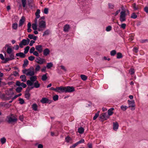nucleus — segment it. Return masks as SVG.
<instances>
[{
	"label": "nucleus",
	"mask_w": 148,
	"mask_h": 148,
	"mask_svg": "<svg viewBox=\"0 0 148 148\" xmlns=\"http://www.w3.org/2000/svg\"><path fill=\"white\" fill-rule=\"evenodd\" d=\"M61 93H71L75 91L74 87L73 86H61Z\"/></svg>",
	"instance_id": "f257e3e1"
},
{
	"label": "nucleus",
	"mask_w": 148,
	"mask_h": 148,
	"mask_svg": "<svg viewBox=\"0 0 148 148\" xmlns=\"http://www.w3.org/2000/svg\"><path fill=\"white\" fill-rule=\"evenodd\" d=\"M99 118L101 119V121L103 122L104 121L107 120L109 118V116L105 113L101 114L99 115Z\"/></svg>",
	"instance_id": "f03ea898"
},
{
	"label": "nucleus",
	"mask_w": 148,
	"mask_h": 148,
	"mask_svg": "<svg viewBox=\"0 0 148 148\" xmlns=\"http://www.w3.org/2000/svg\"><path fill=\"white\" fill-rule=\"evenodd\" d=\"M7 118L8 120V122L9 123H16L17 120V119L14 116L12 117L9 116H8Z\"/></svg>",
	"instance_id": "7ed1b4c3"
},
{
	"label": "nucleus",
	"mask_w": 148,
	"mask_h": 148,
	"mask_svg": "<svg viewBox=\"0 0 148 148\" xmlns=\"http://www.w3.org/2000/svg\"><path fill=\"white\" fill-rule=\"evenodd\" d=\"M52 101V100H49L46 97H43L40 100V102L42 103L50 104Z\"/></svg>",
	"instance_id": "20e7f679"
},
{
	"label": "nucleus",
	"mask_w": 148,
	"mask_h": 148,
	"mask_svg": "<svg viewBox=\"0 0 148 148\" xmlns=\"http://www.w3.org/2000/svg\"><path fill=\"white\" fill-rule=\"evenodd\" d=\"M38 27L39 28H43L45 29L46 27V22L44 21H39Z\"/></svg>",
	"instance_id": "39448f33"
},
{
	"label": "nucleus",
	"mask_w": 148,
	"mask_h": 148,
	"mask_svg": "<svg viewBox=\"0 0 148 148\" xmlns=\"http://www.w3.org/2000/svg\"><path fill=\"white\" fill-rule=\"evenodd\" d=\"M6 47H7V52L8 54H10L13 51L12 49L10 47L8 44H6L5 45V47L3 48V50H5L6 49Z\"/></svg>",
	"instance_id": "423d86ee"
},
{
	"label": "nucleus",
	"mask_w": 148,
	"mask_h": 148,
	"mask_svg": "<svg viewBox=\"0 0 148 148\" xmlns=\"http://www.w3.org/2000/svg\"><path fill=\"white\" fill-rule=\"evenodd\" d=\"M128 104L129 105V107H132V108H134L132 109V108L131 110H135V102L134 100H132L131 101H130L129 100H128Z\"/></svg>",
	"instance_id": "0eeeda50"
},
{
	"label": "nucleus",
	"mask_w": 148,
	"mask_h": 148,
	"mask_svg": "<svg viewBox=\"0 0 148 148\" xmlns=\"http://www.w3.org/2000/svg\"><path fill=\"white\" fill-rule=\"evenodd\" d=\"M45 59L43 58H41L40 57H38L36 58V62L40 64H43L44 62Z\"/></svg>",
	"instance_id": "6e6552de"
},
{
	"label": "nucleus",
	"mask_w": 148,
	"mask_h": 148,
	"mask_svg": "<svg viewBox=\"0 0 148 148\" xmlns=\"http://www.w3.org/2000/svg\"><path fill=\"white\" fill-rule=\"evenodd\" d=\"M61 86L60 87H57L56 88H54L53 87H51L50 89L51 90H54L56 92L59 93H61Z\"/></svg>",
	"instance_id": "1a4fd4ad"
},
{
	"label": "nucleus",
	"mask_w": 148,
	"mask_h": 148,
	"mask_svg": "<svg viewBox=\"0 0 148 148\" xmlns=\"http://www.w3.org/2000/svg\"><path fill=\"white\" fill-rule=\"evenodd\" d=\"M30 41V40L27 38L26 40L25 39H23L21 41V42L23 44V45L25 46L28 45Z\"/></svg>",
	"instance_id": "9d476101"
},
{
	"label": "nucleus",
	"mask_w": 148,
	"mask_h": 148,
	"mask_svg": "<svg viewBox=\"0 0 148 148\" xmlns=\"http://www.w3.org/2000/svg\"><path fill=\"white\" fill-rule=\"evenodd\" d=\"M25 21V18L24 16H22L19 21V27L22 26Z\"/></svg>",
	"instance_id": "9b49d317"
},
{
	"label": "nucleus",
	"mask_w": 148,
	"mask_h": 148,
	"mask_svg": "<svg viewBox=\"0 0 148 148\" xmlns=\"http://www.w3.org/2000/svg\"><path fill=\"white\" fill-rule=\"evenodd\" d=\"M113 129L114 131H116L118 129L119 125L118 123L117 122H114L113 123Z\"/></svg>",
	"instance_id": "f8f14e48"
},
{
	"label": "nucleus",
	"mask_w": 148,
	"mask_h": 148,
	"mask_svg": "<svg viewBox=\"0 0 148 148\" xmlns=\"http://www.w3.org/2000/svg\"><path fill=\"white\" fill-rule=\"evenodd\" d=\"M36 49L40 53H41L42 51V49L41 45H38L35 47Z\"/></svg>",
	"instance_id": "ddd939ff"
},
{
	"label": "nucleus",
	"mask_w": 148,
	"mask_h": 148,
	"mask_svg": "<svg viewBox=\"0 0 148 148\" xmlns=\"http://www.w3.org/2000/svg\"><path fill=\"white\" fill-rule=\"evenodd\" d=\"M16 56H19L22 58H24L26 56L25 54L21 52L16 53Z\"/></svg>",
	"instance_id": "4468645a"
},
{
	"label": "nucleus",
	"mask_w": 148,
	"mask_h": 148,
	"mask_svg": "<svg viewBox=\"0 0 148 148\" xmlns=\"http://www.w3.org/2000/svg\"><path fill=\"white\" fill-rule=\"evenodd\" d=\"M114 110V108H111L109 110H108V115L109 116H109L112 115L113 113V112L112 111L113 110Z\"/></svg>",
	"instance_id": "2eb2a0df"
},
{
	"label": "nucleus",
	"mask_w": 148,
	"mask_h": 148,
	"mask_svg": "<svg viewBox=\"0 0 148 148\" xmlns=\"http://www.w3.org/2000/svg\"><path fill=\"white\" fill-rule=\"evenodd\" d=\"M50 51L48 48L45 49L43 51V55L47 56L49 54Z\"/></svg>",
	"instance_id": "dca6fc26"
},
{
	"label": "nucleus",
	"mask_w": 148,
	"mask_h": 148,
	"mask_svg": "<svg viewBox=\"0 0 148 148\" xmlns=\"http://www.w3.org/2000/svg\"><path fill=\"white\" fill-rule=\"evenodd\" d=\"M29 62L27 59H25L24 60V63L23 65L22 68L25 69V67L27 66Z\"/></svg>",
	"instance_id": "f3484780"
},
{
	"label": "nucleus",
	"mask_w": 148,
	"mask_h": 148,
	"mask_svg": "<svg viewBox=\"0 0 148 148\" xmlns=\"http://www.w3.org/2000/svg\"><path fill=\"white\" fill-rule=\"evenodd\" d=\"M70 28L69 25L68 24L65 25L64 27L63 30L65 32H68Z\"/></svg>",
	"instance_id": "a211bd4d"
},
{
	"label": "nucleus",
	"mask_w": 148,
	"mask_h": 148,
	"mask_svg": "<svg viewBox=\"0 0 148 148\" xmlns=\"http://www.w3.org/2000/svg\"><path fill=\"white\" fill-rule=\"evenodd\" d=\"M20 78L21 79V81L25 82L27 80L26 77L25 75H23L20 76Z\"/></svg>",
	"instance_id": "6ab92c4d"
},
{
	"label": "nucleus",
	"mask_w": 148,
	"mask_h": 148,
	"mask_svg": "<svg viewBox=\"0 0 148 148\" xmlns=\"http://www.w3.org/2000/svg\"><path fill=\"white\" fill-rule=\"evenodd\" d=\"M35 74V72L34 71H28L27 74H26V75L29 76H32L33 75H34Z\"/></svg>",
	"instance_id": "aec40b11"
},
{
	"label": "nucleus",
	"mask_w": 148,
	"mask_h": 148,
	"mask_svg": "<svg viewBox=\"0 0 148 148\" xmlns=\"http://www.w3.org/2000/svg\"><path fill=\"white\" fill-rule=\"evenodd\" d=\"M40 10L39 9H37L36 12L35 13V15L37 17V18H39L40 16Z\"/></svg>",
	"instance_id": "412c9836"
},
{
	"label": "nucleus",
	"mask_w": 148,
	"mask_h": 148,
	"mask_svg": "<svg viewBox=\"0 0 148 148\" xmlns=\"http://www.w3.org/2000/svg\"><path fill=\"white\" fill-rule=\"evenodd\" d=\"M40 84L39 83L38 81H36V82L34 83V88H38L40 87Z\"/></svg>",
	"instance_id": "4be33fe9"
},
{
	"label": "nucleus",
	"mask_w": 148,
	"mask_h": 148,
	"mask_svg": "<svg viewBox=\"0 0 148 148\" xmlns=\"http://www.w3.org/2000/svg\"><path fill=\"white\" fill-rule=\"evenodd\" d=\"M38 106L37 104L36 103L33 104L32 105V108L33 109L36 111L37 110Z\"/></svg>",
	"instance_id": "5701e85b"
},
{
	"label": "nucleus",
	"mask_w": 148,
	"mask_h": 148,
	"mask_svg": "<svg viewBox=\"0 0 148 148\" xmlns=\"http://www.w3.org/2000/svg\"><path fill=\"white\" fill-rule=\"evenodd\" d=\"M47 73H46L45 74L43 75L42 76L41 79L43 81H45L46 80V79L47 78Z\"/></svg>",
	"instance_id": "b1692460"
},
{
	"label": "nucleus",
	"mask_w": 148,
	"mask_h": 148,
	"mask_svg": "<svg viewBox=\"0 0 148 148\" xmlns=\"http://www.w3.org/2000/svg\"><path fill=\"white\" fill-rule=\"evenodd\" d=\"M78 131L79 133L82 134L84 132V129L83 127H81L78 128Z\"/></svg>",
	"instance_id": "393cba45"
},
{
	"label": "nucleus",
	"mask_w": 148,
	"mask_h": 148,
	"mask_svg": "<svg viewBox=\"0 0 148 148\" xmlns=\"http://www.w3.org/2000/svg\"><path fill=\"white\" fill-rule=\"evenodd\" d=\"M37 77L36 76H31L30 78V80L32 81L33 82L34 81H35L37 79Z\"/></svg>",
	"instance_id": "a878e982"
},
{
	"label": "nucleus",
	"mask_w": 148,
	"mask_h": 148,
	"mask_svg": "<svg viewBox=\"0 0 148 148\" xmlns=\"http://www.w3.org/2000/svg\"><path fill=\"white\" fill-rule=\"evenodd\" d=\"M25 98L27 100L30 99L31 94L29 93H25Z\"/></svg>",
	"instance_id": "bb28decb"
},
{
	"label": "nucleus",
	"mask_w": 148,
	"mask_h": 148,
	"mask_svg": "<svg viewBox=\"0 0 148 148\" xmlns=\"http://www.w3.org/2000/svg\"><path fill=\"white\" fill-rule=\"evenodd\" d=\"M53 66V63L51 62H49L47 63L46 67L48 69H50Z\"/></svg>",
	"instance_id": "cd10ccee"
},
{
	"label": "nucleus",
	"mask_w": 148,
	"mask_h": 148,
	"mask_svg": "<svg viewBox=\"0 0 148 148\" xmlns=\"http://www.w3.org/2000/svg\"><path fill=\"white\" fill-rule=\"evenodd\" d=\"M22 90V87L20 86H19L18 87H17L16 89V92L18 93L20 92Z\"/></svg>",
	"instance_id": "c85d7f7f"
},
{
	"label": "nucleus",
	"mask_w": 148,
	"mask_h": 148,
	"mask_svg": "<svg viewBox=\"0 0 148 148\" xmlns=\"http://www.w3.org/2000/svg\"><path fill=\"white\" fill-rule=\"evenodd\" d=\"M18 24L17 23H14L12 25V27L13 29L16 30L17 29Z\"/></svg>",
	"instance_id": "c756f323"
},
{
	"label": "nucleus",
	"mask_w": 148,
	"mask_h": 148,
	"mask_svg": "<svg viewBox=\"0 0 148 148\" xmlns=\"http://www.w3.org/2000/svg\"><path fill=\"white\" fill-rule=\"evenodd\" d=\"M123 57L122 54L120 52H118L117 53L116 58L117 59H120Z\"/></svg>",
	"instance_id": "7c9ffc66"
},
{
	"label": "nucleus",
	"mask_w": 148,
	"mask_h": 148,
	"mask_svg": "<svg viewBox=\"0 0 148 148\" xmlns=\"http://www.w3.org/2000/svg\"><path fill=\"white\" fill-rule=\"evenodd\" d=\"M126 11H122L120 12V16H126Z\"/></svg>",
	"instance_id": "2f4dec72"
},
{
	"label": "nucleus",
	"mask_w": 148,
	"mask_h": 148,
	"mask_svg": "<svg viewBox=\"0 0 148 148\" xmlns=\"http://www.w3.org/2000/svg\"><path fill=\"white\" fill-rule=\"evenodd\" d=\"M49 33L50 30L48 29H47L44 32L42 36H44L46 35H48L49 34Z\"/></svg>",
	"instance_id": "473e14b6"
},
{
	"label": "nucleus",
	"mask_w": 148,
	"mask_h": 148,
	"mask_svg": "<svg viewBox=\"0 0 148 148\" xmlns=\"http://www.w3.org/2000/svg\"><path fill=\"white\" fill-rule=\"evenodd\" d=\"M80 77L81 79L84 81L86 80L87 78V77L84 75H80Z\"/></svg>",
	"instance_id": "72a5a7b5"
},
{
	"label": "nucleus",
	"mask_w": 148,
	"mask_h": 148,
	"mask_svg": "<svg viewBox=\"0 0 148 148\" xmlns=\"http://www.w3.org/2000/svg\"><path fill=\"white\" fill-rule=\"evenodd\" d=\"M126 16H120V20L121 22H123L126 21Z\"/></svg>",
	"instance_id": "f704fd0d"
},
{
	"label": "nucleus",
	"mask_w": 148,
	"mask_h": 148,
	"mask_svg": "<svg viewBox=\"0 0 148 148\" xmlns=\"http://www.w3.org/2000/svg\"><path fill=\"white\" fill-rule=\"evenodd\" d=\"M29 48L30 47L29 46H27L24 49V53L25 54L27 53L28 52Z\"/></svg>",
	"instance_id": "c9c22d12"
},
{
	"label": "nucleus",
	"mask_w": 148,
	"mask_h": 148,
	"mask_svg": "<svg viewBox=\"0 0 148 148\" xmlns=\"http://www.w3.org/2000/svg\"><path fill=\"white\" fill-rule=\"evenodd\" d=\"M100 111H98L97 113L95 114V116L93 117V119L94 120H95L98 117L99 115V113Z\"/></svg>",
	"instance_id": "e433bc0d"
},
{
	"label": "nucleus",
	"mask_w": 148,
	"mask_h": 148,
	"mask_svg": "<svg viewBox=\"0 0 148 148\" xmlns=\"http://www.w3.org/2000/svg\"><path fill=\"white\" fill-rule=\"evenodd\" d=\"M26 84L28 86H32L33 84V82L30 80H28L27 81Z\"/></svg>",
	"instance_id": "4c0bfd02"
},
{
	"label": "nucleus",
	"mask_w": 148,
	"mask_h": 148,
	"mask_svg": "<svg viewBox=\"0 0 148 148\" xmlns=\"http://www.w3.org/2000/svg\"><path fill=\"white\" fill-rule=\"evenodd\" d=\"M137 17V16L136 14L135 13H133L131 15V18L135 19Z\"/></svg>",
	"instance_id": "58836bf2"
},
{
	"label": "nucleus",
	"mask_w": 148,
	"mask_h": 148,
	"mask_svg": "<svg viewBox=\"0 0 148 148\" xmlns=\"http://www.w3.org/2000/svg\"><path fill=\"white\" fill-rule=\"evenodd\" d=\"M4 61L1 62L2 63H6L7 62L9 61L10 60L9 58H4Z\"/></svg>",
	"instance_id": "ea45409f"
},
{
	"label": "nucleus",
	"mask_w": 148,
	"mask_h": 148,
	"mask_svg": "<svg viewBox=\"0 0 148 148\" xmlns=\"http://www.w3.org/2000/svg\"><path fill=\"white\" fill-rule=\"evenodd\" d=\"M21 2L23 7H25L27 3L26 0H21Z\"/></svg>",
	"instance_id": "a19ab883"
},
{
	"label": "nucleus",
	"mask_w": 148,
	"mask_h": 148,
	"mask_svg": "<svg viewBox=\"0 0 148 148\" xmlns=\"http://www.w3.org/2000/svg\"><path fill=\"white\" fill-rule=\"evenodd\" d=\"M32 28L34 30H36L37 29V24L33 23L32 24Z\"/></svg>",
	"instance_id": "79ce46f5"
},
{
	"label": "nucleus",
	"mask_w": 148,
	"mask_h": 148,
	"mask_svg": "<svg viewBox=\"0 0 148 148\" xmlns=\"http://www.w3.org/2000/svg\"><path fill=\"white\" fill-rule=\"evenodd\" d=\"M65 141L66 142L68 143L69 142V141L71 140V138L69 136H68L65 138Z\"/></svg>",
	"instance_id": "37998d69"
},
{
	"label": "nucleus",
	"mask_w": 148,
	"mask_h": 148,
	"mask_svg": "<svg viewBox=\"0 0 148 148\" xmlns=\"http://www.w3.org/2000/svg\"><path fill=\"white\" fill-rule=\"evenodd\" d=\"M10 57L9 58L10 60H12L14 59V56L13 53H12L10 54Z\"/></svg>",
	"instance_id": "c03bdc74"
},
{
	"label": "nucleus",
	"mask_w": 148,
	"mask_h": 148,
	"mask_svg": "<svg viewBox=\"0 0 148 148\" xmlns=\"http://www.w3.org/2000/svg\"><path fill=\"white\" fill-rule=\"evenodd\" d=\"M127 107L126 106L122 105L121 106V109L123 111L125 110L127 108Z\"/></svg>",
	"instance_id": "a18cd8bd"
},
{
	"label": "nucleus",
	"mask_w": 148,
	"mask_h": 148,
	"mask_svg": "<svg viewBox=\"0 0 148 148\" xmlns=\"http://www.w3.org/2000/svg\"><path fill=\"white\" fill-rule=\"evenodd\" d=\"M6 139L4 137L1 138V142L2 144L5 143L6 142Z\"/></svg>",
	"instance_id": "49530a36"
},
{
	"label": "nucleus",
	"mask_w": 148,
	"mask_h": 148,
	"mask_svg": "<svg viewBox=\"0 0 148 148\" xmlns=\"http://www.w3.org/2000/svg\"><path fill=\"white\" fill-rule=\"evenodd\" d=\"M116 53V51L115 50H113L110 52V54L111 56H114Z\"/></svg>",
	"instance_id": "de8ad7c7"
},
{
	"label": "nucleus",
	"mask_w": 148,
	"mask_h": 148,
	"mask_svg": "<svg viewBox=\"0 0 148 148\" xmlns=\"http://www.w3.org/2000/svg\"><path fill=\"white\" fill-rule=\"evenodd\" d=\"M132 7L134 10H136L138 9V8L137 6H136V5L135 3H134L132 4Z\"/></svg>",
	"instance_id": "09e8293b"
},
{
	"label": "nucleus",
	"mask_w": 148,
	"mask_h": 148,
	"mask_svg": "<svg viewBox=\"0 0 148 148\" xmlns=\"http://www.w3.org/2000/svg\"><path fill=\"white\" fill-rule=\"evenodd\" d=\"M58 95H56L53 97V99L54 101H56L58 100Z\"/></svg>",
	"instance_id": "8fccbe9b"
},
{
	"label": "nucleus",
	"mask_w": 148,
	"mask_h": 148,
	"mask_svg": "<svg viewBox=\"0 0 148 148\" xmlns=\"http://www.w3.org/2000/svg\"><path fill=\"white\" fill-rule=\"evenodd\" d=\"M28 4L29 6L32 7L33 5H31V4H33V0H28Z\"/></svg>",
	"instance_id": "3c124183"
},
{
	"label": "nucleus",
	"mask_w": 148,
	"mask_h": 148,
	"mask_svg": "<svg viewBox=\"0 0 148 148\" xmlns=\"http://www.w3.org/2000/svg\"><path fill=\"white\" fill-rule=\"evenodd\" d=\"M19 103L21 104H23L25 103V101L24 99L21 98H19Z\"/></svg>",
	"instance_id": "603ef678"
},
{
	"label": "nucleus",
	"mask_w": 148,
	"mask_h": 148,
	"mask_svg": "<svg viewBox=\"0 0 148 148\" xmlns=\"http://www.w3.org/2000/svg\"><path fill=\"white\" fill-rule=\"evenodd\" d=\"M112 27L110 26H108L106 28V30L107 32H109L112 29Z\"/></svg>",
	"instance_id": "864d4df0"
},
{
	"label": "nucleus",
	"mask_w": 148,
	"mask_h": 148,
	"mask_svg": "<svg viewBox=\"0 0 148 148\" xmlns=\"http://www.w3.org/2000/svg\"><path fill=\"white\" fill-rule=\"evenodd\" d=\"M21 95H22L21 93H20L18 95H16L14 97H13V98H12V100H14V99H15L17 97H20V96H21Z\"/></svg>",
	"instance_id": "5fc2aeb1"
},
{
	"label": "nucleus",
	"mask_w": 148,
	"mask_h": 148,
	"mask_svg": "<svg viewBox=\"0 0 148 148\" xmlns=\"http://www.w3.org/2000/svg\"><path fill=\"white\" fill-rule=\"evenodd\" d=\"M40 66L38 65H37L35 69V71H38L40 70Z\"/></svg>",
	"instance_id": "6e6d98bb"
},
{
	"label": "nucleus",
	"mask_w": 148,
	"mask_h": 148,
	"mask_svg": "<svg viewBox=\"0 0 148 148\" xmlns=\"http://www.w3.org/2000/svg\"><path fill=\"white\" fill-rule=\"evenodd\" d=\"M13 75L15 77H16L19 75L18 73L16 71H14L13 72V75L11 74V75Z\"/></svg>",
	"instance_id": "4d7b16f0"
},
{
	"label": "nucleus",
	"mask_w": 148,
	"mask_h": 148,
	"mask_svg": "<svg viewBox=\"0 0 148 148\" xmlns=\"http://www.w3.org/2000/svg\"><path fill=\"white\" fill-rule=\"evenodd\" d=\"M108 6L109 8L110 9H113L114 7V5L110 3H108Z\"/></svg>",
	"instance_id": "13d9d810"
},
{
	"label": "nucleus",
	"mask_w": 148,
	"mask_h": 148,
	"mask_svg": "<svg viewBox=\"0 0 148 148\" xmlns=\"http://www.w3.org/2000/svg\"><path fill=\"white\" fill-rule=\"evenodd\" d=\"M35 49L34 47H32L29 51V53H33Z\"/></svg>",
	"instance_id": "bf43d9fd"
},
{
	"label": "nucleus",
	"mask_w": 148,
	"mask_h": 148,
	"mask_svg": "<svg viewBox=\"0 0 148 148\" xmlns=\"http://www.w3.org/2000/svg\"><path fill=\"white\" fill-rule=\"evenodd\" d=\"M35 58V57L34 56H30L28 57V59L31 61H33Z\"/></svg>",
	"instance_id": "052dcab7"
},
{
	"label": "nucleus",
	"mask_w": 148,
	"mask_h": 148,
	"mask_svg": "<svg viewBox=\"0 0 148 148\" xmlns=\"http://www.w3.org/2000/svg\"><path fill=\"white\" fill-rule=\"evenodd\" d=\"M49 9L47 8H45L44 9V12L45 14H47L48 13Z\"/></svg>",
	"instance_id": "680f3d73"
},
{
	"label": "nucleus",
	"mask_w": 148,
	"mask_h": 148,
	"mask_svg": "<svg viewBox=\"0 0 148 148\" xmlns=\"http://www.w3.org/2000/svg\"><path fill=\"white\" fill-rule=\"evenodd\" d=\"M84 142V140L83 139H81V140L77 142V144L78 145L81 143H83Z\"/></svg>",
	"instance_id": "e2e57ef3"
},
{
	"label": "nucleus",
	"mask_w": 148,
	"mask_h": 148,
	"mask_svg": "<svg viewBox=\"0 0 148 148\" xmlns=\"http://www.w3.org/2000/svg\"><path fill=\"white\" fill-rule=\"evenodd\" d=\"M120 9L118 10L115 12V13H113L112 14H114V16H116L120 12Z\"/></svg>",
	"instance_id": "0e129e2a"
},
{
	"label": "nucleus",
	"mask_w": 148,
	"mask_h": 148,
	"mask_svg": "<svg viewBox=\"0 0 148 148\" xmlns=\"http://www.w3.org/2000/svg\"><path fill=\"white\" fill-rule=\"evenodd\" d=\"M120 26L121 28H122L123 29H124L126 28V24L125 23H123Z\"/></svg>",
	"instance_id": "69168bd1"
},
{
	"label": "nucleus",
	"mask_w": 148,
	"mask_h": 148,
	"mask_svg": "<svg viewBox=\"0 0 148 148\" xmlns=\"http://www.w3.org/2000/svg\"><path fill=\"white\" fill-rule=\"evenodd\" d=\"M21 83L20 81H16V85L17 86H20L21 85Z\"/></svg>",
	"instance_id": "338daca9"
},
{
	"label": "nucleus",
	"mask_w": 148,
	"mask_h": 148,
	"mask_svg": "<svg viewBox=\"0 0 148 148\" xmlns=\"http://www.w3.org/2000/svg\"><path fill=\"white\" fill-rule=\"evenodd\" d=\"M77 145V143H76L70 147V148H75Z\"/></svg>",
	"instance_id": "774afa93"
}]
</instances>
